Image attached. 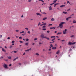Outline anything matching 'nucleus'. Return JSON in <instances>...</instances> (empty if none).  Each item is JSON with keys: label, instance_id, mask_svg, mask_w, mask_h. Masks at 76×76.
<instances>
[{"label": "nucleus", "instance_id": "37", "mask_svg": "<svg viewBox=\"0 0 76 76\" xmlns=\"http://www.w3.org/2000/svg\"><path fill=\"white\" fill-rule=\"evenodd\" d=\"M52 25H53V24H49V25H48V26H52Z\"/></svg>", "mask_w": 76, "mask_h": 76}, {"label": "nucleus", "instance_id": "33", "mask_svg": "<svg viewBox=\"0 0 76 76\" xmlns=\"http://www.w3.org/2000/svg\"><path fill=\"white\" fill-rule=\"evenodd\" d=\"M12 47H13V46H12V45H11V46H10V48H12Z\"/></svg>", "mask_w": 76, "mask_h": 76}, {"label": "nucleus", "instance_id": "63", "mask_svg": "<svg viewBox=\"0 0 76 76\" xmlns=\"http://www.w3.org/2000/svg\"><path fill=\"white\" fill-rule=\"evenodd\" d=\"M12 66V64H10L9 65V66Z\"/></svg>", "mask_w": 76, "mask_h": 76}, {"label": "nucleus", "instance_id": "24", "mask_svg": "<svg viewBox=\"0 0 76 76\" xmlns=\"http://www.w3.org/2000/svg\"><path fill=\"white\" fill-rule=\"evenodd\" d=\"M25 29H26V30H27V31H28L29 30V29L27 28H25Z\"/></svg>", "mask_w": 76, "mask_h": 76}, {"label": "nucleus", "instance_id": "22", "mask_svg": "<svg viewBox=\"0 0 76 76\" xmlns=\"http://www.w3.org/2000/svg\"><path fill=\"white\" fill-rule=\"evenodd\" d=\"M47 25V23H46L43 24V25Z\"/></svg>", "mask_w": 76, "mask_h": 76}, {"label": "nucleus", "instance_id": "55", "mask_svg": "<svg viewBox=\"0 0 76 76\" xmlns=\"http://www.w3.org/2000/svg\"><path fill=\"white\" fill-rule=\"evenodd\" d=\"M61 41H62V42H63L64 41V40H61Z\"/></svg>", "mask_w": 76, "mask_h": 76}, {"label": "nucleus", "instance_id": "50", "mask_svg": "<svg viewBox=\"0 0 76 76\" xmlns=\"http://www.w3.org/2000/svg\"><path fill=\"white\" fill-rule=\"evenodd\" d=\"M42 30H44V31H45V30H46V28H42Z\"/></svg>", "mask_w": 76, "mask_h": 76}, {"label": "nucleus", "instance_id": "29", "mask_svg": "<svg viewBox=\"0 0 76 76\" xmlns=\"http://www.w3.org/2000/svg\"><path fill=\"white\" fill-rule=\"evenodd\" d=\"M55 39H56V38H54L53 39H52L51 40L52 41H54V40H55Z\"/></svg>", "mask_w": 76, "mask_h": 76}, {"label": "nucleus", "instance_id": "3", "mask_svg": "<svg viewBox=\"0 0 76 76\" xmlns=\"http://www.w3.org/2000/svg\"><path fill=\"white\" fill-rule=\"evenodd\" d=\"M66 32H67V29H65L64 31H63V34H66Z\"/></svg>", "mask_w": 76, "mask_h": 76}, {"label": "nucleus", "instance_id": "2", "mask_svg": "<svg viewBox=\"0 0 76 76\" xmlns=\"http://www.w3.org/2000/svg\"><path fill=\"white\" fill-rule=\"evenodd\" d=\"M3 67L5 69H7V65L6 64H4L3 65Z\"/></svg>", "mask_w": 76, "mask_h": 76}, {"label": "nucleus", "instance_id": "52", "mask_svg": "<svg viewBox=\"0 0 76 76\" xmlns=\"http://www.w3.org/2000/svg\"><path fill=\"white\" fill-rule=\"evenodd\" d=\"M15 42L14 41H12V43H14Z\"/></svg>", "mask_w": 76, "mask_h": 76}, {"label": "nucleus", "instance_id": "51", "mask_svg": "<svg viewBox=\"0 0 76 76\" xmlns=\"http://www.w3.org/2000/svg\"><path fill=\"white\" fill-rule=\"evenodd\" d=\"M15 31L16 32H19V30H16Z\"/></svg>", "mask_w": 76, "mask_h": 76}, {"label": "nucleus", "instance_id": "45", "mask_svg": "<svg viewBox=\"0 0 76 76\" xmlns=\"http://www.w3.org/2000/svg\"><path fill=\"white\" fill-rule=\"evenodd\" d=\"M28 34H30V31H28L27 32Z\"/></svg>", "mask_w": 76, "mask_h": 76}, {"label": "nucleus", "instance_id": "19", "mask_svg": "<svg viewBox=\"0 0 76 76\" xmlns=\"http://www.w3.org/2000/svg\"><path fill=\"white\" fill-rule=\"evenodd\" d=\"M2 50L3 51H4V52H6V51L4 49V48H2Z\"/></svg>", "mask_w": 76, "mask_h": 76}, {"label": "nucleus", "instance_id": "42", "mask_svg": "<svg viewBox=\"0 0 76 76\" xmlns=\"http://www.w3.org/2000/svg\"><path fill=\"white\" fill-rule=\"evenodd\" d=\"M34 41H36V40H37V38H35L34 39Z\"/></svg>", "mask_w": 76, "mask_h": 76}, {"label": "nucleus", "instance_id": "4", "mask_svg": "<svg viewBox=\"0 0 76 76\" xmlns=\"http://www.w3.org/2000/svg\"><path fill=\"white\" fill-rule=\"evenodd\" d=\"M40 37H41L43 39L44 38V34H42L40 35Z\"/></svg>", "mask_w": 76, "mask_h": 76}, {"label": "nucleus", "instance_id": "20", "mask_svg": "<svg viewBox=\"0 0 76 76\" xmlns=\"http://www.w3.org/2000/svg\"><path fill=\"white\" fill-rule=\"evenodd\" d=\"M35 55L36 56H39V54L38 53H36Z\"/></svg>", "mask_w": 76, "mask_h": 76}, {"label": "nucleus", "instance_id": "39", "mask_svg": "<svg viewBox=\"0 0 76 76\" xmlns=\"http://www.w3.org/2000/svg\"><path fill=\"white\" fill-rule=\"evenodd\" d=\"M39 45H41V44H42V43H41V42H39Z\"/></svg>", "mask_w": 76, "mask_h": 76}, {"label": "nucleus", "instance_id": "64", "mask_svg": "<svg viewBox=\"0 0 76 76\" xmlns=\"http://www.w3.org/2000/svg\"><path fill=\"white\" fill-rule=\"evenodd\" d=\"M18 64H19V65H21V63H19Z\"/></svg>", "mask_w": 76, "mask_h": 76}, {"label": "nucleus", "instance_id": "60", "mask_svg": "<svg viewBox=\"0 0 76 76\" xmlns=\"http://www.w3.org/2000/svg\"><path fill=\"white\" fill-rule=\"evenodd\" d=\"M51 49H49V50H48L49 51H51Z\"/></svg>", "mask_w": 76, "mask_h": 76}, {"label": "nucleus", "instance_id": "13", "mask_svg": "<svg viewBox=\"0 0 76 76\" xmlns=\"http://www.w3.org/2000/svg\"><path fill=\"white\" fill-rule=\"evenodd\" d=\"M8 58L9 59H11V56H8Z\"/></svg>", "mask_w": 76, "mask_h": 76}, {"label": "nucleus", "instance_id": "18", "mask_svg": "<svg viewBox=\"0 0 76 76\" xmlns=\"http://www.w3.org/2000/svg\"><path fill=\"white\" fill-rule=\"evenodd\" d=\"M73 23H76V21L75 20H74L73 22Z\"/></svg>", "mask_w": 76, "mask_h": 76}, {"label": "nucleus", "instance_id": "7", "mask_svg": "<svg viewBox=\"0 0 76 76\" xmlns=\"http://www.w3.org/2000/svg\"><path fill=\"white\" fill-rule=\"evenodd\" d=\"M50 29H56V27H50Z\"/></svg>", "mask_w": 76, "mask_h": 76}, {"label": "nucleus", "instance_id": "9", "mask_svg": "<svg viewBox=\"0 0 76 76\" xmlns=\"http://www.w3.org/2000/svg\"><path fill=\"white\" fill-rule=\"evenodd\" d=\"M68 45H72V43L70 42H69L68 43Z\"/></svg>", "mask_w": 76, "mask_h": 76}, {"label": "nucleus", "instance_id": "54", "mask_svg": "<svg viewBox=\"0 0 76 76\" xmlns=\"http://www.w3.org/2000/svg\"><path fill=\"white\" fill-rule=\"evenodd\" d=\"M41 1H42V3H44V1L42 0H41Z\"/></svg>", "mask_w": 76, "mask_h": 76}, {"label": "nucleus", "instance_id": "43", "mask_svg": "<svg viewBox=\"0 0 76 76\" xmlns=\"http://www.w3.org/2000/svg\"><path fill=\"white\" fill-rule=\"evenodd\" d=\"M47 37H46V36L44 37V36L43 38H45H45H47Z\"/></svg>", "mask_w": 76, "mask_h": 76}, {"label": "nucleus", "instance_id": "28", "mask_svg": "<svg viewBox=\"0 0 76 76\" xmlns=\"http://www.w3.org/2000/svg\"><path fill=\"white\" fill-rule=\"evenodd\" d=\"M55 37H56V36H51V38H55Z\"/></svg>", "mask_w": 76, "mask_h": 76}, {"label": "nucleus", "instance_id": "49", "mask_svg": "<svg viewBox=\"0 0 76 76\" xmlns=\"http://www.w3.org/2000/svg\"><path fill=\"white\" fill-rule=\"evenodd\" d=\"M46 39H48V40H49V39H50L47 37L46 38Z\"/></svg>", "mask_w": 76, "mask_h": 76}, {"label": "nucleus", "instance_id": "25", "mask_svg": "<svg viewBox=\"0 0 76 76\" xmlns=\"http://www.w3.org/2000/svg\"><path fill=\"white\" fill-rule=\"evenodd\" d=\"M26 41H29V39H28V38L26 39Z\"/></svg>", "mask_w": 76, "mask_h": 76}, {"label": "nucleus", "instance_id": "61", "mask_svg": "<svg viewBox=\"0 0 76 76\" xmlns=\"http://www.w3.org/2000/svg\"><path fill=\"white\" fill-rule=\"evenodd\" d=\"M25 53H24L23 54V56L25 55Z\"/></svg>", "mask_w": 76, "mask_h": 76}, {"label": "nucleus", "instance_id": "32", "mask_svg": "<svg viewBox=\"0 0 76 76\" xmlns=\"http://www.w3.org/2000/svg\"><path fill=\"white\" fill-rule=\"evenodd\" d=\"M19 42L20 43H23V42L22 41H20Z\"/></svg>", "mask_w": 76, "mask_h": 76}, {"label": "nucleus", "instance_id": "12", "mask_svg": "<svg viewBox=\"0 0 76 76\" xmlns=\"http://www.w3.org/2000/svg\"><path fill=\"white\" fill-rule=\"evenodd\" d=\"M49 10H52V7H51V6H50L49 7Z\"/></svg>", "mask_w": 76, "mask_h": 76}, {"label": "nucleus", "instance_id": "46", "mask_svg": "<svg viewBox=\"0 0 76 76\" xmlns=\"http://www.w3.org/2000/svg\"><path fill=\"white\" fill-rule=\"evenodd\" d=\"M74 37V35H72L71 36V38H72V37Z\"/></svg>", "mask_w": 76, "mask_h": 76}, {"label": "nucleus", "instance_id": "26", "mask_svg": "<svg viewBox=\"0 0 76 76\" xmlns=\"http://www.w3.org/2000/svg\"><path fill=\"white\" fill-rule=\"evenodd\" d=\"M63 13H64V14H67L66 12H63Z\"/></svg>", "mask_w": 76, "mask_h": 76}, {"label": "nucleus", "instance_id": "15", "mask_svg": "<svg viewBox=\"0 0 76 76\" xmlns=\"http://www.w3.org/2000/svg\"><path fill=\"white\" fill-rule=\"evenodd\" d=\"M60 52V50H58L57 52H56V54H58Z\"/></svg>", "mask_w": 76, "mask_h": 76}, {"label": "nucleus", "instance_id": "56", "mask_svg": "<svg viewBox=\"0 0 76 76\" xmlns=\"http://www.w3.org/2000/svg\"><path fill=\"white\" fill-rule=\"evenodd\" d=\"M47 32L48 33H49V32H50V31H47Z\"/></svg>", "mask_w": 76, "mask_h": 76}, {"label": "nucleus", "instance_id": "40", "mask_svg": "<svg viewBox=\"0 0 76 76\" xmlns=\"http://www.w3.org/2000/svg\"><path fill=\"white\" fill-rule=\"evenodd\" d=\"M20 33L21 34H22V33H24V31H23L21 32H20Z\"/></svg>", "mask_w": 76, "mask_h": 76}, {"label": "nucleus", "instance_id": "35", "mask_svg": "<svg viewBox=\"0 0 76 76\" xmlns=\"http://www.w3.org/2000/svg\"><path fill=\"white\" fill-rule=\"evenodd\" d=\"M56 5H57V4H54V7H55L56 6Z\"/></svg>", "mask_w": 76, "mask_h": 76}, {"label": "nucleus", "instance_id": "17", "mask_svg": "<svg viewBox=\"0 0 76 76\" xmlns=\"http://www.w3.org/2000/svg\"><path fill=\"white\" fill-rule=\"evenodd\" d=\"M62 34V32H58L57 34V35H60V34Z\"/></svg>", "mask_w": 76, "mask_h": 76}, {"label": "nucleus", "instance_id": "48", "mask_svg": "<svg viewBox=\"0 0 76 76\" xmlns=\"http://www.w3.org/2000/svg\"><path fill=\"white\" fill-rule=\"evenodd\" d=\"M22 38L21 37H19V39H22Z\"/></svg>", "mask_w": 76, "mask_h": 76}, {"label": "nucleus", "instance_id": "31", "mask_svg": "<svg viewBox=\"0 0 76 76\" xmlns=\"http://www.w3.org/2000/svg\"><path fill=\"white\" fill-rule=\"evenodd\" d=\"M46 27V26H44L42 27V28H45Z\"/></svg>", "mask_w": 76, "mask_h": 76}, {"label": "nucleus", "instance_id": "34", "mask_svg": "<svg viewBox=\"0 0 76 76\" xmlns=\"http://www.w3.org/2000/svg\"><path fill=\"white\" fill-rule=\"evenodd\" d=\"M50 47H53V44H51L50 45Z\"/></svg>", "mask_w": 76, "mask_h": 76}, {"label": "nucleus", "instance_id": "62", "mask_svg": "<svg viewBox=\"0 0 76 76\" xmlns=\"http://www.w3.org/2000/svg\"><path fill=\"white\" fill-rule=\"evenodd\" d=\"M4 48H7V47H6V46H5Z\"/></svg>", "mask_w": 76, "mask_h": 76}, {"label": "nucleus", "instance_id": "16", "mask_svg": "<svg viewBox=\"0 0 76 76\" xmlns=\"http://www.w3.org/2000/svg\"><path fill=\"white\" fill-rule=\"evenodd\" d=\"M19 58L18 57H17V58H15L14 60H13V61H15V60H16V59H18V58Z\"/></svg>", "mask_w": 76, "mask_h": 76}, {"label": "nucleus", "instance_id": "58", "mask_svg": "<svg viewBox=\"0 0 76 76\" xmlns=\"http://www.w3.org/2000/svg\"><path fill=\"white\" fill-rule=\"evenodd\" d=\"M2 35H1L0 36V38H2Z\"/></svg>", "mask_w": 76, "mask_h": 76}, {"label": "nucleus", "instance_id": "8", "mask_svg": "<svg viewBox=\"0 0 76 76\" xmlns=\"http://www.w3.org/2000/svg\"><path fill=\"white\" fill-rule=\"evenodd\" d=\"M57 48L56 47H53L52 48V50H56Z\"/></svg>", "mask_w": 76, "mask_h": 76}, {"label": "nucleus", "instance_id": "44", "mask_svg": "<svg viewBox=\"0 0 76 76\" xmlns=\"http://www.w3.org/2000/svg\"><path fill=\"white\" fill-rule=\"evenodd\" d=\"M43 14H45V15H47V14L45 13V12H43L42 13Z\"/></svg>", "mask_w": 76, "mask_h": 76}, {"label": "nucleus", "instance_id": "41", "mask_svg": "<svg viewBox=\"0 0 76 76\" xmlns=\"http://www.w3.org/2000/svg\"><path fill=\"white\" fill-rule=\"evenodd\" d=\"M31 1H32V0H29L28 1V2H31Z\"/></svg>", "mask_w": 76, "mask_h": 76}, {"label": "nucleus", "instance_id": "36", "mask_svg": "<svg viewBox=\"0 0 76 76\" xmlns=\"http://www.w3.org/2000/svg\"><path fill=\"white\" fill-rule=\"evenodd\" d=\"M14 53H17V51L15 50H14Z\"/></svg>", "mask_w": 76, "mask_h": 76}, {"label": "nucleus", "instance_id": "47", "mask_svg": "<svg viewBox=\"0 0 76 76\" xmlns=\"http://www.w3.org/2000/svg\"><path fill=\"white\" fill-rule=\"evenodd\" d=\"M54 41H53V42H50V43H54Z\"/></svg>", "mask_w": 76, "mask_h": 76}, {"label": "nucleus", "instance_id": "38", "mask_svg": "<svg viewBox=\"0 0 76 76\" xmlns=\"http://www.w3.org/2000/svg\"><path fill=\"white\" fill-rule=\"evenodd\" d=\"M40 24H41V23L39 22V23L38 24V26H39V25H40Z\"/></svg>", "mask_w": 76, "mask_h": 76}, {"label": "nucleus", "instance_id": "21", "mask_svg": "<svg viewBox=\"0 0 76 76\" xmlns=\"http://www.w3.org/2000/svg\"><path fill=\"white\" fill-rule=\"evenodd\" d=\"M51 20L52 21H54V20H55L53 18H52Z\"/></svg>", "mask_w": 76, "mask_h": 76}, {"label": "nucleus", "instance_id": "30", "mask_svg": "<svg viewBox=\"0 0 76 76\" xmlns=\"http://www.w3.org/2000/svg\"><path fill=\"white\" fill-rule=\"evenodd\" d=\"M57 1V0H55L54 1H53V2H55L54 3H56V1Z\"/></svg>", "mask_w": 76, "mask_h": 76}, {"label": "nucleus", "instance_id": "23", "mask_svg": "<svg viewBox=\"0 0 76 76\" xmlns=\"http://www.w3.org/2000/svg\"><path fill=\"white\" fill-rule=\"evenodd\" d=\"M69 18H66V20H67V21H68V20H69Z\"/></svg>", "mask_w": 76, "mask_h": 76}, {"label": "nucleus", "instance_id": "1", "mask_svg": "<svg viewBox=\"0 0 76 76\" xmlns=\"http://www.w3.org/2000/svg\"><path fill=\"white\" fill-rule=\"evenodd\" d=\"M64 23H65L64 22L61 23L59 24V26L57 28H59V27H60V28L61 29V28H63V25Z\"/></svg>", "mask_w": 76, "mask_h": 76}, {"label": "nucleus", "instance_id": "53", "mask_svg": "<svg viewBox=\"0 0 76 76\" xmlns=\"http://www.w3.org/2000/svg\"><path fill=\"white\" fill-rule=\"evenodd\" d=\"M7 39H10V37H8L7 38Z\"/></svg>", "mask_w": 76, "mask_h": 76}, {"label": "nucleus", "instance_id": "6", "mask_svg": "<svg viewBox=\"0 0 76 76\" xmlns=\"http://www.w3.org/2000/svg\"><path fill=\"white\" fill-rule=\"evenodd\" d=\"M31 50V48H30L29 49H27L26 50H25V51L26 52V51H29Z\"/></svg>", "mask_w": 76, "mask_h": 76}, {"label": "nucleus", "instance_id": "14", "mask_svg": "<svg viewBox=\"0 0 76 76\" xmlns=\"http://www.w3.org/2000/svg\"><path fill=\"white\" fill-rule=\"evenodd\" d=\"M65 6V5H62L60 6V7H64Z\"/></svg>", "mask_w": 76, "mask_h": 76}, {"label": "nucleus", "instance_id": "11", "mask_svg": "<svg viewBox=\"0 0 76 76\" xmlns=\"http://www.w3.org/2000/svg\"><path fill=\"white\" fill-rule=\"evenodd\" d=\"M28 44H29V43L28 42H27L25 43V45H27V46L28 45Z\"/></svg>", "mask_w": 76, "mask_h": 76}, {"label": "nucleus", "instance_id": "57", "mask_svg": "<svg viewBox=\"0 0 76 76\" xmlns=\"http://www.w3.org/2000/svg\"><path fill=\"white\" fill-rule=\"evenodd\" d=\"M69 19H71V18H72L71 17H68Z\"/></svg>", "mask_w": 76, "mask_h": 76}, {"label": "nucleus", "instance_id": "5", "mask_svg": "<svg viewBox=\"0 0 76 76\" xmlns=\"http://www.w3.org/2000/svg\"><path fill=\"white\" fill-rule=\"evenodd\" d=\"M36 15L37 16L38 15H39L40 16H42V15L39 14V13H36Z\"/></svg>", "mask_w": 76, "mask_h": 76}, {"label": "nucleus", "instance_id": "10", "mask_svg": "<svg viewBox=\"0 0 76 76\" xmlns=\"http://www.w3.org/2000/svg\"><path fill=\"white\" fill-rule=\"evenodd\" d=\"M47 19V18L45 17V18H43V20H46V19Z\"/></svg>", "mask_w": 76, "mask_h": 76}, {"label": "nucleus", "instance_id": "59", "mask_svg": "<svg viewBox=\"0 0 76 76\" xmlns=\"http://www.w3.org/2000/svg\"><path fill=\"white\" fill-rule=\"evenodd\" d=\"M3 58V56L1 57V59H2Z\"/></svg>", "mask_w": 76, "mask_h": 76}, {"label": "nucleus", "instance_id": "27", "mask_svg": "<svg viewBox=\"0 0 76 76\" xmlns=\"http://www.w3.org/2000/svg\"><path fill=\"white\" fill-rule=\"evenodd\" d=\"M75 43H76L75 42L72 43V45H75Z\"/></svg>", "mask_w": 76, "mask_h": 76}]
</instances>
